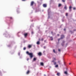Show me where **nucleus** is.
<instances>
[{"instance_id": "f257e3e1", "label": "nucleus", "mask_w": 76, "mask_h": 76, "mask_svg": "<svg viewBox=\"0 0 76 76\" xmlns=\"http://www.w3.org/2000/svg\"><path fill=\"white\" fill-rule=\"evenodd\" d=\"M26 54H28V55L30 56V58H32L33 57V53H29V52L27 51L26 52Z\"/></svg>"}, {"instance_id": "f03ea898", "label": "nucleus", "mask_w": 76, "mask_h": 76, "mask_svg": "<svg viewBox=\"0 0 76 76\" xmlns=\"http://www.w3.org/2000/svg\"><path fill=\"white\" fill-rule=\"evenodd\" d=\"M31 47H32V45H28V48H31Z\"/></svg>"}, {"instance_id": "7ed1b4c3", "label": "nucleus", "mask_w": 76, "mask_h": 76, "mask_svg": "<svg viewBox=\"0 0 76 76\" xmlns=\"http://www.w3.org/2000/svg\"><path fill=\"white\" fill-rule=\"evenodd\" d=\"M72 6H70L69 7V12H71L72 11Z\"/></svg>"}, {"instance_id": "20e7f679", "label": "nucleus", "mask_w": 76, "mask_h": 76, "mask_svg": "<svg viewBox=\"0 0 76 76\" xmlns=\"http://www.w3.org/2000/svg\"><path fill=\"white\" fill-rule=\"evenodd\" d=\"M24 35L25 37L26 38V37H27V36H28V33H25L24 34Z\"/></svg>"}, {"instance_id": "39448f33", "label": "nucleus", "mask_w": 76, "mask_h": 76, "mask_svg": "<svg viewBox=\"0 0 76 76\" xmlns=\"http://www.w3.org/2000/svg\"><path fill=\"white\" fill-rule=\"evenodd\" d=\"M38 56H42V53H41V52H39L38 53Z\"/></svg>"}, {"instance_id": "423d86ee", "label": "nucleus", "mask_w": 76, "mask_h": 76, "mask_svg": "<svg viewBox=\"0 0 76 76\" xmlns=\"http://www.w3.org/2000/svg\"><path fill=\"white\" fill-rule=\"evenodd\" d=\"M52 62L54 63V65H56V64H57L56 62L54 61V60L52 61Z\"/></svg>"}, {"instance_id": "0eeeda50", "label": "nucleus", "mask_w": 76, "mask_h": 76, "mask_svg": "<svg viewBox=\"0 0 76 76\" xmlns=\"http://www.w3.org/2000/svg\"><path fill=\"white\" fill-rule=\"evenodd\" d=\"M34 2L33 1H31V6H33L34 4Z\"/></svg>"}, {"instance_id": "6e6552de", "label": "nucleus", "mask_w": 76, "mask_h": 76, "mask_svg": "<svg viewBox=\"0 0 76 76\" xmlns=\"http://www.w3.org/2000/svg\"><path fill=\"white\" fill-rule=\"evenodd\" d=\"M43 6L44 7H47V4H44L43 5Z\"/></svg>"}, {"instance_id": "1a4fd4ad", "label": "nucleus", "mask_w": 76, "mask_h": 76, "mask_svg": "<svg viewBox=\"0 0 76 76\" xmlns=\"http://www.w3.org/2000/svg\"><path fill=\"white\" fill-rule=\"evenodd\" d=\"M64 41H63L62 42V43L61 44V45L62 46H64Z\"/></svg>"}, {"instance_id": "9d476101", "label": "nucleus", "mask_w": 76, "mask_h": 76, "mask_svg": "<svg viewBox=\"0 0 76 76\" xmlns=\"http://www.w3.org/2000/svg\"><path fill=\"white\" fill-rule=\"evenodd\" d=\"M64 35H61V39H63V38H64Z\"/></svg>"}, {"instance_id": "9b49d317", "label": "nucleus", "mask_w": 76, "mask_h": 76, "mask_svg": "<svg viewBox=\"0 0 76 76\" xmlns=\"http://www.w3.org/2000/svg\"><path fill=\"white\" fill-rule=\"evenodd\" d=\"M37 45H39V44H40V42L39 41H37Z\"/></svg>"}, {"instance_id": "f8f14e48", "label": "nucleus", "mask_w": 76, "mask_h": 76, "mask_svg": "<svg viewBox=\"0 0 76 76\" xmlns=\"http://www.w3.org/2000/svg\"><path fill=\"white\" fill-rule=\"evenodd\" d=\"M40 65H41V66H44V63H43V62H41Z\"/></svg>"}, {"instance_id": "ddd939ff", "label": "nucleus", "mask_w": 76, "mask_h": 76, "mask_svg": "<svg viewBox=\"0 0 76 76\" xmlns=\"http://www.w3.org/2000/svg\"><path fill=\"white\" fill-rule=\"evenodd\" d=\"M56 75H57V76H60V73L58 72V73H57Z\"/></svg>"}, {"instance_id": "4468645a", "label": "nucleus", "mask_w": 76, "mask_h": 76, "mask_svg": "<svg viewBox=\"0 0 76 76\" xmlns=\"http://www.w3.org/2000/svg\"><path fill=\"white\" fill-rule=\"evenodd\" d=\"M64 9H65V10H67V6L66 5H65L64 7Z\"/></svg>"}, {"instance_id": "2eb2a0df", "label": "nucleus", "mask_w": 76, "mask_h": 76, "mask_svg": "<svg viewBox=\"0 0 76 76\" xmlns=\"http://www.w3.org/2000/svg\"><path fill=\"white\" fill-rule=\"evenodd\" d=\"M50 39L51 40V41H53V37H50Z\"/></svg>"}, {"instance_id": "dca6fc26", "label": "nucleus", "mask_w": 76, "mask_h": 76, "mask_svg": "<svg viewBox=\"0 0 76 76\" xmlns=\"http://www.w3.org/2000/svg\"><path fill=\"white\" fill-rule=\"evenodd\" d=\"M29 73V71L28 70L27 72H26V73L27 74V75H28Z\"/></svg>"}, {"instance_id": "f3484780", "label": "nucleus", "mask_w": 76, "mask_h": 76, "mask_svg": "<svg viewBox=\"0 0 76 76\" xmlns=\"http://www.w3.org/2000/svg\"><path fill=\"white\" fill-rule=\"evenodd\" d=\"M64 73L65 75H67V71H65L64 72Z\"/></svg>"}, {"instance_id": "a211bd4d", "label": "nucleus", "mask_w": 76, "mask_h": 76, "mask_svg": "<svg viewBox=\"0 0 76 76\" xmlns=\"http://www.w3.org/2000/svg\"><path fill=\"white\" fill-rule=\"evenodd\" d=\"M61 6V4H59L58 5V7H59Z\"/></svg>"}, {"instance_id": "6ab92c4d", "label": "nucleus", "mask_w": 76, "mask_h": 76, "mask_svg": "<svg viewBox=\"0 0 76 76\" xmlns=\"http://www.w3.org/2000/svg\"><path fill=\"white\" fill-rule=\"evenodd\" d=\"M53 60L54 61H56V58H53Z\"/></svg>"}, {"instance_id": "aec40b11", "label": "nucleus", "mask_w": 76, "mask_h": 76, "mask_svg": "<svg viewBox=\"0 0 76 76\" xmlns=\"http://www.w3.org/2000/svg\"><path fill=\"white\" fill-rule=\"evenodd\" d=\"M58 67V65H55V67Z\"/></svg>"}, {"instance_id": "412c9836", "label": "nucleus", "mask_w": 76, "mask_h": 76, "mask_svg": "<svg viewBox=\"0 0 76 76\" xmlns=\"http://www.w3.org/2000/svg\"><path fill=\"white\" fill-rule=\"evenodd\" d=\"M37 60V59H36V58H34L33 59V61H36V60Z\"/></svg>"}, {"instance_id": "4be33fe9", "label": "nucleus", "mask_w": 76, "mask_h": 76, "mask_svg": "<svg viewBox=\"0 0 76 76\" xmlns=\"http://www.w3.org/2000/svg\"><path fill=\"white\" fill-rule=\"evenodd\" d=\"M53 53H56V52L55 51V50H53Z\"/></svg>"}, {"instance_id": "5701e85b", "label": "nucleus", "mask_w": 76, "mask_h": 76, "mask_svg": "<svg viewBox=\"0 0 76 76\" xmlns=\"http://www.w3.org/2000/svg\"><path fill=\"white\" fill-rule=\"evenodd\" d=\"M65 1H66V0H62V1L64 3L65 2Z\"/></svg>"}, {"instance_id": "b1692460", "label": "nucleus", "mask_w": 76, "mask_h": 76, "mask_svg": "<svg viewBox=\"0 0 76 76\" xmlns=\"http://www.w3.org/2000/svg\"><path fill=\"white\" fill-rule=\"evenodd\" d=\"M41 41H44V38H42V39H41Z\"/></svg>"}, {"instance_id": "393cba45", "label": "nucleus", "mask_w": 76, "mask_h": 76, "mask_svg": "<svg viewBox=\"0 0 76 76\" xmlns=\"http://www.w3.org/2000/svg\"><path fill=\"white\" fill-rule=\"evenodd\" d=\"M60 62H61L60 61H58V62L59 63V64H60Z\"/></svg>"}, {"instance_id": "a878e982", "label": "nucleus", "mask_w": 76, "mask_h": 76, "mask_svg": "<svg viewBox=\"0 0 76 76\" xmlns=\"http://www.w3.org/2000/svg\"><path fill=\"white\" fill-rule=\"evenodd\" d=\"M66 16H67L68 15V14L67 13H66Z\"/></svg>"}, {"instance_id": "bb28decb", "label": "nucleus", "mask_w": 76, "mask_h": 76, "mask_svg": "<svg viewBox=\"0 0 76 76\" xmlns=\"http://www.w3.org/2000/svg\"><path fill=\"white\" fill-rule=\"evenodd\" d=\"M26 50V48H23V50Z\"/></svg>"}, {"instance_id": "cd10ccee", "label": "nucleus", "mask_w": 76, "mask_h": 76, "mask_svg": "<svg viewBox=\"0 0 76 76\" xmlns=\"http://www.w3.org/2000/svg\"><path fill=\"white\" fill-rule=\"evenodd\" d=\"M61 39H61H58V41H60V39Z\"/></svg>"}, {"instance_id": "c85d7f7f", "label": "nucleus", "mask_w": 76, "mask_h": 76, "mask_svg": "<svg viewBox=\"0 0 76 76\" xmlns=\"http://www.w3.org/2000/svg\"><path fill=\"white\" fill-rule=\"evenodd\" d=\"M45 48H46L45 47V46L44 47V49H45Z\"/></svg>"}, {"instance_id": "c756f323", "label": "nucleus", "mask_w": 76, "mask_h": 76, "mask_svg": "<svg viewBox=\"0 0 76 76\" xmlns=\"http://www.w3.org/2000/svg\"><path fill=\"white\" fill-rule=\"evenodd\" d=\"M58 51H60V50L58 49Z\"/></svg>"}, {"instance_id": "7c9ffc66", "label": "nucleus", "mask_w": 76, "mask_h": 76, "mask_svg": "<svg viewBox=\"0 0 76 76\" xmlns=\"http://www.w3.org/2000/svg\"><path fill=\"white\" fill-rule=\"evenodd\" d=\"M27 61H28V60H29V58H27Z\"/></svg>"}, {"instance_id": "2f4dec72", "label": "nucleus", "mask_w": 76, "mask_h": 76, "mask_svg": "<svg viewBox=\"0 0 76 76\" xmlns=\"http://www.w3.org/2000/svg\"><path fill=\"white\" fill-rule=\"evenodd\" d=\"M75 7L73 8V10H75Z\"/></svg>"}, {"instance_id": "473e14b6", "label": "nucleus", "mask_w": 76, "mask_h": 76, "mask_svg": "<svg viewBox=\"0 0 76 76\" xmlns=\"http://www.w3.org/2000/svg\"><path fill=\"white\" fill-rule=\"evenodd\" d=\"M25 0H22V1H25Z\"/></svg>"}, {"instance_id": "72a5a7b5", "label": "nucleus", "mask_w": 76, "mask_h": 76, "mask_svg": "<svg viewBox=\"0 0 76 76\" xmlns=\"http://www.w3.org/2000/svg\"><path fill=\"white\" fill-rule=\"evenodd\" d=\"M10 19H12V17H10Z\"/></svg>"}, {"instance_id": "f704fd0d", "label": "nucleus", "mask_w": 76, "mask_h": 76, "mask_svg": "<svg viewBox=\"0 0 76 76\" xmlns=\"http://www.w3.org/2000/svg\"><path fill=\"white\" fill-rule=\"evenodd\" d=\"M65 30H66V29L65 28L64 29V31H65Z\"/></svg>"}, {"instance_id": "c9c22d12", "label": "nucleus", "mask_w": 76, "mask_h": 76, "mask_svg": "<svg viewBox=\"0 0 76 76\" xmlns=\"http://www.w3.org/2000/svg\"><path fill=\"white\" fill-rule=\"evenodd\" d=\"M44 76H46V75H44Z\"/></svg>"}, {"instance_id": "e433bc0d", "label": "nucleus", "mask_w": 76, "mask_h": 76, "mask_svg": "<svg viewBox=\"0 0 76 76\" xmlns=\"http://www.w3.org/2000/svg\"><path fill=\"white\" fill-rule=\"evenodd\" d=\"M39 41H40V39H39Z\"/></svg>"}, {"instance_id": "4c0bfd02", "label": "nucleus", "mask_w": 76, "mask_h": 76, "mask_svg": "<svg viewBox=\"0 0 76 76\" xmlns=\"http://www.w3.org/2000/svg\"><path fill=\"white\" fill-rule=\"evenodd\" d=\"M45 41V42H46V41L45 40V41Z\"/></svg>"}, {"instance_id": "58836bf2", "label": "nucleus", "mask_w": 76, "mask_h": 76, "mask_svg": "<svg viewBox=\"0 0 76 76\" xmlns=\"http://www.w3.org/2000/svg\"><path fill=\"white\" fill-rule=\"evenodd\" d=\"M58 36H59V34H58Z\"/></svg>"}, {"instance_id": "ea45409f", "label": "nucleus", "mask_w": 76, "mask_h": 76, "mask_svg": "<svg viewBox=\"0 0 76 76\" xmlns=\"http://www.w3.org/2000/svg\"><path fill=\"white\" fill-rule=\"evenodd\" d=\"M51 34H53V32H51Z\"/></svg>"}, {"instance_id": "a19ab883", "label": "nucleus", "mask_w": 76, "mask_h": 76, "mask_svg": "<svg viewBox=\"0 0 76 76\" xmlns=\"http://www.w3.org/2000/svg\"><path fill=\"white\" fill-rule=\"evenodd\" d=\"M69 64H71L70 63Z\"/></svg>"}]
</instances>
